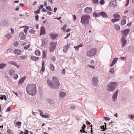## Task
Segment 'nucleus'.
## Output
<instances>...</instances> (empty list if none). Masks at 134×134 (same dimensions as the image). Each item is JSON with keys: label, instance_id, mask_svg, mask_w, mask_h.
Segmentation results:
<instances>
[{"label": "nucleus", "instance_id": "1", "mask_svg": "<svg viewBox=\"0 0 134 134\" xmlns=\"http://www.w3.org/2000/svg\"><path fill=\"white\" fill-rule=\"evenodd\" d=\"M26 89L27 94L31 95H35L37 92L36 85L34 84L27 85Z\"/></svg>", "mask_w": 134, "mask_h": 134}, {"label": "nucleus", "instance_id": "2", "mask_svg": "<svg viewBox=\"0 0 134 134\" xmlns=\"http://www.w3.org/2000/svg\"><path fill=\"white\" fill-rule=\"evenodd\" d=\"M52 81L54 84L52 83L49 79L47 80L48 85L52 88H58V87L60 85L58 78L56 77H53Z\"/></svg>", "mask_w": 134, "mask_h": 134}, {"label": "nucleus", "instance_id": "3", "mask_svg": "<svg viewBox=\"0 0 134 134\" xmlns=\"http://www.w3.org/2000/svg\"><path fill=\"white\" fill-rule=\"evenodd\" d=\"M130 31V29H126L123 30L122 32L123 33V36L121 38V42L122 44L121 47L123 48L126 45L127 42L126 39V36L127 35Z\"/></svg>", "mask_w": 134, "mask_h": 134}, {"label": "nucleus", "instance_id": "4", "mask_svg": "<svg viewBox=\"0 0 134 134\" xmlns=\"http://www.w3.org/2000/svg\"><path fill=\"white\" fill-rule=\"evenodd\" d=\"M90 19V16L88 14H84L81 17V23L83 24H87L88 23Z\"/></svg>", "mask_w": 134, "mask_h": 134}, {"label": "nucleus", "instance_id": "5", "mask_svg": "<svg viewBox=\"0 0 134 134\" xmlns=\"http://www.w3.org/2000/svg\"><path fill=\"white\" fill-rule=\"evenodd\" d=\"M118 85V83L116 82H111L107 87V90L109 92L113 91Z\"/></svg>", "mask_w": 134, "mask_h": 134}, {"label": "nucleus", "instance_id": "6", "mask_svg": "<svg viewBox=\"0 0 134 134\" xmlns=\"http://www.w3.org/2000/svg\"><path fill=\"white\" fill-rule=\"evenodd\" d=\"M97 50L96 49L93 48L88 50L86 53V55L87 56L91 57L96 55Z\"/></svg>", "mask_w": 134, "mask_h": 134}, {"label": "nucleus", "instance_id": "7", "mask_svg": "<svg viewBox=\"0 0 134 134\" xmlns=\"http://www.w3.org/2000/svg\"><path fill=\"white\" fill-rule=\"evenodd\" d=\"M57 45L56 42H52L49 43V50L50 52H53L55 49V47Z\"/></svg>", "mask_w": 134, "mask_h": 134}, {"label": "nucleus", "instance_id": "8", "mask_svg": "<svg viewBox=\"0 0 134 134\" xmlns=\"http://www.w3.org/2000/svg\"><path fill=\"white\" fill-rule=\"evenodd\" d=\"M98 79L97 77H93L92 80V84L95 87H97L98 85Z\"/></svg>", "mask_w": 134, "mask_h": 134}, {"label": "nucleus", "instance_id": "9", "mask_svg": "<svg viewBox=\"0 0 134 134\" xmlns=\"http://www.w3.org/2000/svg\"><path fill=\"white\" fill-rule=\"evenodd\" d=\"M119 91L118 90H117L115 92H114V94H113L112 97V101L114 102H115V100L117 99L118 93Z\"/></svg>", "mask_w": 134, "mask_h": 134}, {"label": "nucleus", "instance_id": "10", "mask_svg": "<svg viewBox=\"0 0 134 134\" xmlns=\"http://www.w3.org/2000/svg\"><path fill=\"white\" fill-rule=\"evenodd\" d=\"M42 44L41 46L42 47H44L46 45L48 41V39L47 38H43L42 40Z\"/></svg>", "mask_w": 134, "mask_h": 134}, {"label": "nucleus", "instance_id": "11", "mask_svg": "<svg viewBox=\"0 0 134 134\" xmlns=\"http://www.w3.org/2000/svg\"><path fill=\"white\" fill-rule=\"evenodd\" d=\"M117 4L116 1L114 0L110 2L109 5L110 7L114 8L116 6Z\"/></svg>", "mask_w": 134, "mask_h": 134}, {"label": "nucleus", "instance_id": "12", "mask_svg": "<svg viewBox=\"0 0 134 134\" xmlns=\"http://www.w3.org/2000/svg\"><path fill=\"white\" fill-rule=\"evenodd\" d=\"M70 45L69 44H68L67 45L63 47V52L65 53H66L68 50L70 48Z\"/></svg>", "mask_w": 134, "mask_h": 134}, {"label": "nucleus", "instance_id": "13", "mask_svg": "<svg viewBox=\"0 0 134 134\" xmlns=\"http://www.w3.org/2000/svg\"><path fill=\"white\" fill-rule=\"evenodd\" d=\"M92 10L91 7H87L84 10V12L86 13L90 14Z\"/></svg>", "mask_w": 134, "mask_h": 134}, {"label": "nucleus", "instance_id": "14", "mask_svg": "<svg viewBox=\"0 0 134 134\" xmlns=\"http://www.w3.org/2000/svg\"><path fill=\"white\" fill-rule=\"evenodd\" d=\"M99 16L100 15L104 18H107L108 17L107 14L104 12H100L99 13Z\"/></svg>", "mask_w": 134, "mask_h": 134}, {"label": "nucleus", "instance_id": "15", "mask_svg": "<svg viewBox=\"0 0 134 134\" xmlns=\"http://www.w3.org/2000/svg\"><path fill=\"white\" fill-rule=\"evenodd\" d=\"M19 37L21 40H24L25 38V37L23 32H21L19 34Z\"/></svg>", "mask_w": 134, "mask_h": 134}, {"label": "nucleus", "instance_id": "16", "mask_svg": "<svg viewBox=\"0 0 134 134\" xmlns=\"http://www.w3.org/2000/svg\"><path fill=\"white\" fill-rule=\"evenodd\" d=\"M45 34V30L44 28L43 27H41L40 30V35H44Z\"/></svg>", "mask_w": 134, "mask_h": 134}, {"label": "nucleus", "instance_id": "17", "mask_svg": "<svg viewBox=\"0 0 134 134\" xmlns=\"http://www.w3.org/2000/svg\"><path fill=\"white\" fill-rule=\"evenodd\" d=\"M118 59V58H114L111 64L110 65V66L111 67H112L117 62Z\"/></svg>", "mask_w": 134, "mask_h": 134}, {"label": "nucleus", "instance_id": "18", "mask_svg": "<svg viewBox=\"0 0 134 134\" xmlns=\"http://www.w3.org/2000/svg\"><path fill=\"white\" fill-rule=\"evenodd\" d=\"M9 63H10V64L15 66L18 68H19V65H18L15 62L13 61H11L9 62Z\"/></svg>", "mask_w": 134, "mask_h": 134}, {"label": "nucleus", "instance_id": "19", "mask_svg": "<svg viewBox=\"0 0 134 134\" xmlns=\"http://www.w3.org/2000/svg\"><path fill=\"white\" fill-rule=\"evenodd\" d=\"M14 52L16 54L19 55L21 52V51L19 49H16L14 50Z\"/></svg>", "mask_w": 134, "mask_h": 134}, {"label": "nucleus", "instance_id": "20", "mask_svg": "<svg viewBox=\"0 0 134 134\" xmlns=\"http://www.w3.org/2000/svg\"><path fill=\"white\" fill-rule=\"evenodd\" d=\"M26 79V77H23L21 79L19 82V84H21L24 81V80Z\"/></svg>", "mask_w": 134, "mask_h": 134}, {"label": "nucleus", "instance_id": "21", "mask_svg": "<svg viewBox=\"0 0 134 134\" xmlns=\"http://www.w3.org/2000/svg\"><path fill=\"white\" fill-rule=\"evenodd\" d=\"M66 94V93L64 92H62L60 93V97L61 98L64 97Z\"/></svg>", "mask_w": 134, "mask_h": 134}, {"label": "nucleus", "instance_id": "22", "mask_svg": "<svg viewBox=\"0 0 134 134\" xmlns=\"http://www.w3.org/2000/svg\"><path fill=\"white\" fill-rule=\"evenodd\" d=\"M23 27H25L24 29V31L25 34H26V32L28 29H29V27L28 26H25Z\"/></svg>", "mask_w": 134, "mask_h": 134}, {"label": "nucleus", "instance_id": "23", "mask_svg": "<svg viewBox=\"0 0 134 134\" xmlns=\"http://www.w3.org/2000/svg\"><path fill=\"white\" fill-rule=\"evenodd\" d=\"M114 26L115 29L119 31L120 29V26L117 25H114Z\"/></svg>", "mask_w": 134, "mask_h": 134}, {"label": "nucleus", "instance_id": "24", "mask_svg": "<svg viewBox=\"0 0 134 134\" xmlns=\"http://www.w3.org/2000/svg\"><path fill=\"white\" fill-rule=\"evenodd\" d=\"M50 36L52 39H53L57 37V36L54 34H51L50 35Z\"/></svg>", "mask_w": 134, "mask_h": 134}, {"label": "nucleus", "instance_id": "25", "mask_svg": "<svg viewBox=\"0 0 134 134\" xmlns=\"http://www.w3.org/2000/svg\"><path fill=\"white\" fill-rule=\"evenodd\" d=\"M50 65L51 70L52 71H54L55 69V68L53 65L51 64H50Z\"/></svg>", "mask_w": 134, "mask_h": 134}, {"label": "nucleus", "instance_id": "26", "mask_svg": "<svg viewBox=\"0 0 134 134\" xmlns=\"http://www.w3.org/2000/svg\"><path fill=\"white\" fill-rule=\"evenodd\" d=\"M47 53V51L46 50H44L43 53V57L45 58L46 56Z\"/></svg>", "mask_w": 134, "mask_h": 134}, {"label": "nucleus", "instance_id": "27", "mask_svg": "<svg viewBox=\"0 0 134 134\" xmlns=\"http://www.w3.org/2000/svg\"><path fill=\"white\" fill-rule=\"evenodd\" d=\"M31 58L32 60L34 61L37 60L39 59V58L38 57L34 56L31 57Z\"/></svg>", "mask_w": 134, "mask_h": 134}, {"label": "nucleus", "instance_id": "28", "mask_svg": "<svg viewBox=\"0 0 134 134\" xmlns=\"http://www.w3.org/2000/svg\"><path fill=\"white\" fill-rule=\"evenodd\" d=\"M19 44V42L17 41H15L13 43V45L15 47L18 46Z\"/></svg>", "mask_w": 134, "mask_h": 134}, {"label": "nucleus", "instance_id": "29", "mask_svg": "<svg viewBox=\"0 0 134 134\" xmlns=\"http://www.w3.org/2000/svg\"><path fill=\"white\" fill-rule=\"evenodd\" d=\"M40 51L38 50H37L35 51V54L37 56H40Z\"/></svg>", "mask_w": 134, "mask_h": 134}, {"label": "nucleus", "instance_id": "30", "mask_svg": "<svg viewBox=\"0 0 134 134\" xmlns=\"http://www.w3.org/2000/svg\"><path fill=\"white\" fill-rule=\"evenodd\" d=\"M6 65V64L4 63H1L0 64V69H2Z\"/></svg>", "mask_w": 134, "mask_h": 134}, {"label": "nucleus", "instance_id": "31", "mask_svg": "<svg viewBox=\"0 0 134 134\" xmlns=\"http://www.w3.org/2000/svg\"><path fill=\"white\" fill-rule=\"evenodd\" d=\"M128 116L130 119L131 120H134V115L133 114L129 115Z\"/></svg>", "mask_w": 134, "mask_h": 134}, {"label": "nucleus", "instance_id": "32", "mask_svg": "<svg viewBox=\"0 0 134 134\" xmlns=\"http://www.w3.org/2000/svg\"><path fill=\"white\" fill-rule=\"evenodd\" d=\"M5 37H7L8 39H10L12 37V35L10 34H8L5 36Z\"/></svg>", "mask_w": 134, "mask_h": 134}, {"label": "nucleus", "instance_id": "33", "mask_svg": "<svg viewBox=\"0 0 134 134\" xmlns=\"http://www.w3.org/2000/svg\"><path fill=\"white\" fill-rule=\"evenodd\" d=\"M109 72L112 74H114L115 73L114 69L112 68L109 70Z\"/></svg>", "mask_w": 134, "mask_h": 134}, {"label": "nucleus", "instance_id": "34", "mask_svg": "<svg viewBox=\"0 0 134 134\" xmlns=\"http://www.w3.org/2000/svg\"><path fill=\"white\" fill-rule=\"evenodd\" d=\"M126 23V21L125 20L123 19L122 20L121 22V24L122 25H124Z\"/></svg>", "mask_w": 134, "mask_h": 134}, {"label": "nucleus", "instance_id": "35", "mask_svg": "<svg viewBox=\"0 0 134 134\" xmlns=\"http://www.w3.org/2000/svg\"><path fill=\"white\" fill-rule=\"evenodd\" d=\"M38 111L40 113V115L42 117L44 115L43 112L41 110L39 109H38Z\"/></svg>", "mask_w": 134, "mask_h": 134}, {"label": "nucleus", "instance_id": "36", "mask_svg": "<svg viewBox=\"0 0 134 134\" xmlns=\"http://www.w3.org/2000/svg\"><path fill=\"white\" fill-rule=\"evenodd\" d=\"M7 133L8 134H13V132L12 130L8 129L7 130Z\"/></svg>", "mask_w": 134, "mask_h": 134}, {"label": "nucleus", "instance_id": "37", "mask_svg": "<svg viewBox=\"0 0 134 134\" xmlns=\"http://www.w3.org/2000/svg\"><path fill=\"white\" fill-rule=\"evenodd\" d=\"M119 19H112L111 20V21L112 23H114V22H116L119 21Z\"/></svg>", "mask_w": 134, "mask_h": 134}, {"label": "nucleus", "instance_id": "38", "mask_svg": "<svg viewBox=\"0 0 134 134\" xmlns=\"http://www.w3.org/2000/svg\"><path fill=\"white\" fill-rule=\"evenodd\" d=\"M29 32L31 34H34L35 33V31L33 29H31L29 31Z\"/></svg>", "mask_w": 134, "mask_h": 134}, {"label": "nucleus", "instance_id": "39", "mask_svg": "<svg viewBox=\"0 0 134 134\" xmlns=\"http://www.w3.org/2000/svg\"><path fill=\"white\" fill-rule=\"evenodd\" d=\"M19 58L21 59H26L27 57L25 55H22L19 57Z\"/></svg>", "mask_w": 134, "mask_h": 134}, {"label": "nucleus", "instance_id": "40", "mask_svg": "<svg viewBox=\"0 0 134 134\" xmlns=\"http://www.w3.org/2000/svg\"><path fill=\"white\" fill-rule=\"evenodd\" d=\"M46 8V9L48 11H52V10L51 9V7L50 6H47Z\"/></svg>", "mask_w": 134, "mask_h": 134}, {"label": "nucleus", "instance_id": "41", "mask_svg": "<svg viewBox=\"0 0 134 134\" xmlns=\"http://www.w3.org/2000/svg\"><path fill=\"white\" fill-rule=\"evenodd\" d=\"M113 17L115 18H119L120 16V15L117 14H115L113 15Z\"/></svg>", "mask_w": 134, "mask_h": 134}, {"label": "nucleus", "instance_id": "42", "mask_svg": "<svg viewBox=\"0 0 134 134\" xmlns=\"http://www.w3.org/2000/svg\"><path fill=\"white\" fill-rule=\"evenodd\" d=\"M100 128L101 129H103V131H105L106 129V126L104 127V125L101 126H100Z\"/></svg>", "mask_w": 134, "mask_h": 134}, {"label": "nucleus", "instance_id": "43", "mask_svg": "<svg viewBox=\"0 0 134 134\" xmlns=\"http://www.w3.org/2000/svg\"><path fill=\"white\" fill-rule=\"evenodd\" d=\"M93 15L96 18L97 17H99V14H98L96 13L95 12H94L93 14Z\"/></svg>", "mask_w": 134, "mask_h": 134}, {"label": "nucleus", "instance_id": "44", "mask_svg": "<svg viewBox=\"0 0 134 134\" xmlns=\"http://www.w3.org/2000/svg\"><path fill=\"white\" fill-rule=\"evenodd\" d=\"M21 124V122L20 121H18L16 123V126L20 125Z\"/></svg>", "mask_w": 134, "mask_h": 134}, {"label": "nucleus", "instance_id": "45", "mask_svg": "<svg viewBox=\"0 0 134 134\" xmlns=\"http://www.w3.org/2000/svg\"><path fill=\"white\" fill-rule=\"evenodd\" d=\"M42 117H44L45 118H49V116L48 115H43L42 116Z\"/></svg>", "mask_w": 134, "mask_h": 134}, {"label": "nucleus", "instance_id": "46", "mask_svg": "<svg viewBox=\"0 0 134 134\" xmlns=\"http://www.w3.org/2000/svg\"><path fill=\"white\" fill-rule=\"evenodd\" d=\"M88 66L90 68H91L92 69H94L95 68V66L94 65H88Z\"/></svg>", "mask_w": 134, "mask_h": 134}, {"label": "nucleus", "instance_id": "47", "mask_svg": "<svg viewBox=\"0 0 134 134\" xmlns=\"http://www.w3.org/2000/svg\"><path fill=\"white\" fill-rule=\"evenodd\" d=\"M66 25H65L63 27H62V29L64 31L65 30V29L66 28Z\"/></svg>", "mask_w": 134, "mask_h": 134}, {"label": "nucleus", "instance_id": "48", "mask_svg": "<svg viewBox=\"0 0 134 134\" xmlns=\"http://www.w3.org/2000/svg\"><path fill=\"white\" fill-rule=\"evenodd\" d=\"M99 3L103 5L104 3V1L103 0H101L100 1Z\"/></svg>", "mask_w": 134, "mask_h": 134}, {"label": "nucleus", "instance_id": "49", "mask_svg": "<svg viewBox=\"0 0 134 134\" xmlns=\"http://www.w3.org/2000/svg\"><path fill=\"white\" fill-rule=\"evenodd\" d=\"M40 9H38L37 10V11H35L34 12V13L39 14L40 12Z\"/></svg>", "mask_w": 134, "mask_h": 134}, {"label": "nucleus", "instance_id": "50", "mask_svg": "<svg viewBox=\"0 0 134 134\" xmlns=\"http://www.w3.org/2000/svg\"><path fill=\"white\" fill-rule=\"evenodd\" d=\"M18 76L17 74H15L14 76V78L15 79H16L18 78Z\"/></svg>", "mask_w": 134, "mask_h": 134}, {"label": "nucleus", "instance_id": "51", "mask_svg": "<svg viewBox=\"0 0 134 134\" xmlns=\"http://www.w3.org/2000/svg\"><path fill=\"white\" fill-rule=\"evenodd\" d=\"M76 107L74 106H71L70 107V108L71 109L74 110L75 109Z\"/></svg>", "mask_w": 134, "mask_h": 134}, {"label": "nucleus", "instance_id": "52", "mask_svg": "<svg viewBox=\"0 0 134 134\" xmlns=\"http://www.w3.org/2000/svg\"><path fill=\"white\" fill-rule=\"evenodd\" d=\"M103 118L105 120H108L109 121L110 120V118L108 117H104Z\"/></svg>", "mask_w": 134, "mask_h": 134}, {"label": "nucleus", "instance_id": "53", "mask_svg": "<svg viewBox=\"0 0 134 134\" xmlns=\"http://www.w3.org/2000/svg\"><path fill=\"white\" fill-rule=\"evenodd\" d=\"M74 48L76 50V51H78L79 50V47H78V46H74Z\"/></svg>", "mask_w": 134, "mask_h": 134}, {"label": "nucleus", "instance_id": "54", "mask_svg": "<svg viewBox=\"0 0 134 134\" xmlns=\"http://www.w3.org/2000/svg\"><path fill=\"white\" fill-rule=\"evenodd\" d=\"M10 30L11 32V34H14V30L12 29V28H11L10 29Z\"/></svg>", "mask_w": 134, "mask_h": 134}, {"label": "nucleus", "instance_id": "55", "mask_svg": "<svg viewBox=\"0 0 134 134\" xmlns=\"http://www.w3.org/2000/svg\"><path fill=\"white\" fill-rule=\"evenodd\" d=\"M45 70V67L44 66H42V67L41 68V71L43 72Z\"/></svg>", "mask_w": 134, "mask_h": 134}, {"label": "nucleus", "instance_id": "56", "mask_svg": "<svg viewBox=\"0 0 134 134\" xmlns=\"http://www.w3.org/2000/svg\"><path fill=\"white\" fill-rule=\"evenodd\" d=\"M30 46L27 45L25 46L24 47V49H27Z\"/></svg>", "mask_w": 134, "mask_h": 134}, {"label": "nucleus", "instance_id": "57", "mask_svg": "<svg viewBox=\"0 0 134 134\" xmlns=\"http://www.w3.org/2000/svg\"><path fill=\"white\" fill-rule=\"evenodd\" d=\"M93 1L94 3L96 4L98 2V0H93Z\"/></svg>", "mask_w": 134, "mask_h": 134}, {"label": "nucleus", "instance_id": "58", "mask_svg": "<svg viewBox=\"0 0 134 134\" xmlns=\"http://www.w3.org/2000/svg\"><path fill=\"white\" fill-rule=\"evenodd\" d=\"M55 56H53L52 58L51 59L53 61H54L55 60Z\"/></svg>", "mask_w": 134, "mask_h": 134}, {"label": "nucleus", "instance_id": "59", "mask_svg": "<svg viewBox=\"0 0 134 134\" xmlns=\"http://www.w3.org/2000/svg\"><path fill=\"white\" fill-rule=\"evenodd\" d=\"M132 24V22H131L127 24V26H130Z\"/></svg>", "mask_w": 134, "mask_h": 134}, {"label": "nucleus", "instance_id": "60", "mask_svg": "<svg viewBox=\"0 0 134 134\" xmlns=\"http://www.w3.org/2000/svg\"><path fill=\"white\" fill-rule=\"evenodd\" d=\"M35 19L37 21L38 20V15H37L36 16Z\"/></svg>", "mask_w": 134, "mask_h": 134}, {"label": "nucleus", "instance_id": "61", "mask_svg": "<svg viewBox=\"0 0 134 134\" xmlns=\"http://www.w3.org/2000/svg\"><path fill=\"white\" fill-rule=\"evenodd\" d=\"M3 99L5 100H7V97L5 95H3Z\"/></svg>", "mask_w": 134, "mask_h": 134}, {"label": "nucleus", "instance_id": "62", "mask_svg": "<svg viewBox=\"0 0 134 134\" xmlns=\"http://www.w3.org/2000/svg\"><path fill=\"white\" fill-rule=\"evenodd\" d=\"M94 63V61L93 60H92L91 61L90 63L91 64H93Z\"/></svg>", "mask_w": 134, "mask_h": 134}, {"label": "nucleus", "instance_id": "63", "mask_svg": "<svg viewBox=\"0 0 134 134\" xmlns=\"http://www.w3.org/2000/svg\"><path fill=\"white\" fill-rule=\"evenodd\" d=\"M43 5H40V6L39 8V9H41L42 8H43Z\"/></svg>", "mask_w": 134, "mask_h": 134}, {"label": "nucleus", "instance_id": "64", "mask_svg": "<svg viewBox=\"0 0 134 134\" xmlns=\"http://www.w3.org/2000/svg\"><path fill=\"white\" fill-rule=\"evenodd\" d=\"M28 131L26 130H25V132L24 133L25 134H28Z\"/></svg>", "mask_w": 134, "mask_h": 134}]
</instances>
